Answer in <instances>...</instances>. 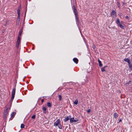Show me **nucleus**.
<instances>
[{
    "label": "nucleus",
    "mask_w": 132,
    "mask_h": 132,
    "mask_svg": "<svg viewBox=\"0 0 132 132\" xmlns=\"http://www.w3.org/2000/svg\"><path fill=\"white\" fill-rule=\"evenodd\" d=\"M54 126L56 127L57 126L60 129H62V127L61 123V121L60 119H58L54 123Z\"/></svg>",
    "instance_id": "1"
},
{
    "label": "nucleus",
    "mask_w": 132,
    "mask_h": 132,
    "mask_svg": "<svg viewBox=\"0 0 132 132\" xmlns=\"http://www.w3.org/2000/svg\"><path fill=\"white\" fill-rule=\"evenodd\" d=\"M12 97H11V100L10 101V105H12V101L14 99L15 94V91H12Z\"/></svg>",
    "instance_id": "2"
},
{
    "label": "nucleus",
    "mask_w": 132,
    "mask_h": 132,
    "mask_svg": "<svg viewBox=\"0 0 132 132\" xmlns=\"http://www.w3.org/2000/svg\"><path fill=\"white\" fill-rule=\"evenodd\" d=\"M11 106V105H10L9 107V108H6V110L4 111V115L5 116H6L8 114L9 112L8 110H10V109Z\"/></svg>",
    "instance_id": "3"
},
{
    "label": "nucleus",
    "mask_w": 132,
    "mask_h": 132,
    "mask_svg": "<svg viewBox=\"0 0 132 132\" xmlns=\"http://www.w3.org/2000/svg\"><path fill=\"white\" fill-rule=\"evenodd\" d=\"M21 38H18L17 42L16 43V46L17 48H18L20 43Z\"/></svg>",
    "instance_id": "4"
},
{
    "label": "nucleus",
    "mask_w": 132,
    "mask_h": 132,
    "mask_svg": "<svg viewBox=\"0 0 132 132\" xmlns=\"http://www.w3.org/2000/svg\"><path fill=\"white\" fill-rule=\"evenodd\" d=\"M70 122L71 123H73V122H76L78 121V119H75L74 118H71L70 119Z\"/></svg>",
    "instance_id": "5"
},
{
    "label": "nucleus",
    "mask_w": 132,
    "mask_h": 132,
    "mask_svg": "<svg viewBox=\"0 0 132 132\" xmlns=\"http://www.w3.org/2000/svg\"><path fill=\"white\" fill-rule=\"evenodd\" d=\"M74 12L75 14V15L76 18L77 20H78V16L77 13V10L76 7H74Z\"/></svg>",
    "instance_id": "6"
},
{
    "label": "nucleus",
    "mask_w": 132,
    "mask_h": 132,
    "mask_svg": "<svg viewBox=\"0 0 132 132\" xmlns=\"http://www.w3.org/2000/svg\"><path fill=\"white\" fill-rule=\"evenodd\" d=\"M111 16L112 17L114 18L116 17V12L115 11L113 10L111 13Z\"/></svg>",
    "instance_id": "7"
},
{
    "label": "nucleus",
    "mask_w": 132,
    "mask_h": 132,
    "mask_svg": "<svg viewBox=\"0 0 132 132\" xmlns=\"http://www.w3.org/2000/svg\"><path fill=\"white\" fill-rule=\"evenodd\" d=\"M64 86H66V85L68 86L70 85L71 87L72 86H73V84L72 83H69V82H67V83H64L63 84Z\"/></svg>",
    "instance_id": "8"
},
{
    "label": "nucleus",
    "mask_w": 132,
    "mask_h": 132,
    "mask_svg": "<svg viewBox=\"0 0 132 132\" xmlns=\"http://www.w3.org/2000/svg\"><path fill=\"white\" fill-rule=\"evenodd\" d=\"M131 81H129L128 82L126 83L125 84V85L126 86H130L132 85V84L131 83Z\"/></svg>",
    "instance_id": "9"
},
{
    "label": "nucleus",
    "mask_w": 132,
    "mask_h": 132,
    "mask_svg": "<svg viewBox=\"0 0 132 132\" xmlns=\"http://www.w3.org/2000/svg\"><path fill=\"white\" fill-rule=\"evenodd\" d=\"M73 60L74 62L76 64H77L78 63V60L77 58H74L73 59Z\"/></svg>",
    "instance_id": "10"
},
{
    "label": "nucleus",
    "mask_w": 132,
    "mask_h": 132,
    "mask_svg": "<svg viewBox=\"0 0 132 132\" xmlns=\"http://www.w3.org/2000/svg\"><path fill=\"white\" fill-rule=\"evenodd\" d=\"M116 23L117 24L118 26L120 24V20L119 18H117L116 21Z\"/></svg>",
    "instance_id": "11"
},
{
    "label": "nucleus",
    "mask_w": 132,
    "mask_h": 132,
    "mask_svg": "<svg viewBox=\"0 0 132 132\" xmlns=\"http://www.w3.org/2000/svg\"><path fill=\"white\" fill-rule=\"evenodd\" d=\"M22 29H21L20 31L19 32V35L18 36V38H21V35L22 33Z\"/></svg>",
    "instance_id": "12"
},
{
    "label": "nucleus",
    "mask_w": 132,
    "mask_h": 132,
    "mask_svg": "<svg viewBox=\"0 0 132 132\" xmlns=\"http://www.w3.org/2000/svg\"><path fill=\"white\" fill-rule=\"evenodd\" d=\"M124 61L125 62H127L128 63V64L130 63V61L129 60L128 58H125V59H124Z\"/></svg>",
    "instance_id": "13"
},
{
    "label": "nucleus",
    "mask_w": 132,
    "mask_h": 132,
    "mask_svg": "<svg viewBox=\"0 0 132 132\" xmlns=\"http://www.w3.org/2000/svg\"><path fill=\"white\" fill-rule=\"evenodd\" d=\"M15 115V113L13 112L11 114V118H12V119L14 117ZM11 119H12L11 118Z\"/></svg>",
    "instance_id": "14"
},
{
    "label": "nucleus",
    "mask_w": 132,
    "mask_h": 132,
    "mask_svg": "<svg viewBox=\"0 0 132 132\" xmlns=\"http://www.w3.org/2000/svg\"><path fill=\"white\" fill-rule=\"evenodd\" d=\"M130 70H132V64L131 63L128 64Z\"/></svg>",
    "instance_id": "15"
},
{
    "label": "nucleus",
    "mask_w": 132,
    "mask_h": 132,
    "mask_svg": "<svg viewBox=\"0 0 132 132\" xmlns=\"http://www.w3.org/2000/svg\"><path fill=\"white\" fill-rule=\"evenodd\" d=\"M69 119V118L68 117H67L64 120V122H66Z\"/></svg>",
    "instance_id": "16"
},
{
    "label": "nucleus",
    "mask_w": 132,
    "mask_h": 132,
    "mask_svg": "<svg viewBox=\"0 0 132 132\" xmlns=\"http://www.w3.org/2000/svg\"><path fill=\"white\" fill-rule=\"evenodd\" d=\"M98 62L99 63V65L100 67H101L102 66V63L98 59Z\"/></svg>",
    "instance_id": "17"
},
{
    "label": "nucleus",
    "mask_w": 132,
    "mask_h": 132,
    "mask_svg": "<svg viewBox=\"0 0 132 132\" xmlns=\"http://www.w3.org/2000/svg\"><path fill=\"white\" fill-rule=\"evenodd\" d=\"M114 116L115 118H116L118 117V115L117 113H115L114 114Z\"/></svg>",
    "instance_id": "18"
},
{
    "label": "nucleus",
    "mask_w": 132,
    "mask_h": 132,
    "mask_svg": "<svg viewBox=\"0 0 132 132\" xmlns=\"http://www.w3.org/2000/svg\"><path fill=\"white\" fill-rule=\"evenodd\" d=\"M78 103V101L77 99L76 100L73 102V103L75 105H77Z\"/></svg>",
    "instance_id": "19"
},
{
    "label": "nucleus",
    "mask_w": 132,
    "mask_h": 132,
    "mask_svg": "<svg viewBox=\"0 0 132 132\" xmlns=\"http://www.w3.org/2000/svg\"><path fill=\"white\" fill-rule=\"evenodd\" d=\"M106 67H107V66H105V67L102 68V69H101V71L102 72H104V71H105V68Z\"/></svg>",
    "instance_id": "20"
},
{
    "label": "nucleus",
    "mask_w": 132,
    "mask_h": 132,
    "mask_svg": "<svg viewBox=\"0 0 132 132\" xmlns=\"http://www.w3.org/2000/svg\"><path fill=\"white\" fill-rule=\"evenodd\" d=\"M47 105L49 107H51L52 106L51 104L49 102L47 103Z\"/></svg>",
    "instance_id": "21"
},
{
    "label": "nucleus",
    "mask_w": 132,
    "mask_h": 132,
    "mask_svg": "<svg viewBox=\"0 0 132 132\" xmlns=\"http://www.w3.org/2000/svg\"><path fill=\"white\" fill-rule=\"evenodd\" d=\"M43 110L44 111V113H45L46 112V108L45 107H43L42 108Z\"/></svg>",
    "instance_id": "22"
},
{
    "label": "nucleus",
    "mask_w": 132,
    "mask_h": 132,
    "mask_svg": "<svg viewBox=\"0 0 132 132\" xmlns=\"http://www.w3.org/2000/svg\"><path fill=\"white\" fill-rule=\"evenodd\" d=\"M118 26H119L120 28H123L124 27V26L122 25H121V23L119 24L118 25Z\"/></svg>",
    "instance_id": "23"
},
{
    "label": "nucleus",
    "mask_w": 132,
    "mask_h": 132,
    "mask_svg": "<svg viewBox=\"0 0 132 132\" xmlns=\"http://www.w3.org/2000/svg\"><path fill=\"white\" fill-rule=\"evenodd\" d=\"M58 97L59 98V100L60 101H61L62 99L61 96L60 95H58Z\"/></svg>",
    "instance_id": "24"
},
{
    "label": "nucleus",
    "mask_w": 132,
    "mask_h": 132,
    "mask_svg": "<svg viewBox=\"0 0 132 132\" xmlns=\"http://www.w3.org/2000/svg\"><path fill=\"white\" fill-rule=\"evenodd\" d=\"M20 11L19 10H17V12L18 14V17H19V16H20Z\"/></svg>",
    "instance_id": "25"
},
{
    "label": "nucleus",
    "mask_w": 132,
    "mask_h": 132,
    "mask_svg": "<svg viewBox=\"0 0 132 132\" xmlns=\"http://www.w3.org/2000/svg\"><path fill=\"white\" fill-rule=\"evenodd\" d=\"M24 125L23 124H21V128H24Z\"/></svg>",
    "instance_id": "26"
},
{
    "label": "nucleus",
    "mask_w": 132,
    "mask_h": 132,
    "mask_svg": "<svg viewBox=\"0 0 132 132\" xmlns=\"http://www.w3.org/2000/svg\"><path fill=\"white\" fill-rule=\"evenodd\" d=\"M36 116L35 115H33L31 117V118L33 119H35V118Z\"/></svg>",
    "instance_id": "27"
},
{
    "label": "nucleus",
    "mask_w": 132,
    "mask_h": 132,
    "mask_svg": "<svg viewBox=\"0 0 132 132\" xmlns=\"http://www.w3.org/2000/svg\"><path fill=\"white\" fill-rule=\"evenodd\" d=\"M117 3L118 6V7H120V3L119 2H117Z\"/></svg>",
    "instance_id": "28"
},
{
    "label": "nucleus",
    "mask_w": 132,
    "mask_h": 132,
    "mask_svg": "<svg viewBox=\"0 0 132 132\" xmlns=\"http://www.w3.org/2000/svg\"><path fill=\"white\" fill-rule=\"evenodd\" d=\"M126 19L128 20H129V17L127 15L126 16Z\"/></svg>",
    "instance_id": "29"
},
{
    "label": "nucleus",
    "mask_w": 132,
    "mask_h": 132,
    "mask_svg": "<svg viewBox=\"0 0 132 132\" xmlns=\"http://www.w3.org/2000/svg\"><path fill=\"white\" fill-rule=\"evenodd\" d=\"M91 111V110L90 109H89L88 110H87V112H88V113H89Z\"/></svg>",
    "instance_id": "30"
},
{
    "label": "nucleus",
    "mask_w": 132,
    "mask_h": 132,
    "mask_svg": "<svg viewBox=\"0 0 132 132\" xmlns=\"http://www.w3.org/2000/svg\"><path fill=\"white\" fill-rule=\"evenodd\" d=\"M93 49H94L96 47L95 45H93Z\"/></svg>",
    "instance_id": "31"
},
{
    "label": "nucleus",
    "mask_w": 132,
    "mask_h": 132,
    "mask_svg": "<svg viewBox=\"0 0 132 132\" xmlns=\"http://www.w3.org/2000/svg\"><path fill=\"white\" fill-rule=\"evenodd\" d=\"M121 121H122V120H121V119H120L119 120V121L118 122V123H119L120 122H121Z\"/></svg>",
    "instance_id": "32"
},
{
    "label": "nucleus",
    "mask_w": 132,
    "mask_h": 132,
    "mask_svg": "<svg viewBox=\"0 0 132 132\" xmlns=\"http://www.w3.org/2000/svg\"><path fill=\"white\" fill-rule=\"evenodd\" d=\"M44 100H43V99H42V100H41V102H44Z\"/></svg>",
    "instance_id": "33"
},
{
    "label": "nucleus",
    "mask_w": 132,
    "mask_h": 132,
    "mask_svg": "<svg viewBox=\"0 0 132 132\" xmlns=\"http://www.w3.org/2000/svg\"><path fill=\"white\" fill-rule=\"evenodd\" d=\"M15 89H13V91H15Z\"/></svg>",
    "instance_id": "34"
},
{
    "label": "nucleus",
    "mask_w": 132,
    "mask_h": 132,
    "mask_svg": "<svg viewBox=\"0 0 132 132\" xmlns=\"http://www.w3.org/2000/svg\"><path fill=\"white\" fill-rule=\"evenodd\" d=\"M20 17V16H19L18 17H19V18Z\"/></svg>",
    "instance_id": "35"
}]
</instances>
